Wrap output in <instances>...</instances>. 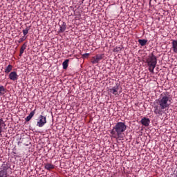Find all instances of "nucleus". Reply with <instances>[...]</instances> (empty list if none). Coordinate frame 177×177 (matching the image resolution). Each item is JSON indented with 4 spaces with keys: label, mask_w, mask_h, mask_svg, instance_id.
<instances>
[{
    "label": "nucleus",
    "mask_w": 177,
    "mask_h": 177,
    "mask_svg": "<svg viewBox=\"0 0 177 177\" xmlns=\"http://www.w3.org/2000/svg\"><path fill=\"white\" fill-rule=\"evenodd\" d=\"M172 104V98L170 97L169 95L161 94L159 99L156 100L153 104V113L158 117L162 115L168 108Z\"/></svg>",
    "instance_id": "f257e3e1"
},
{
    "label": "nucleus",
    "mask_w": 177,
    "mask_h": 177,
    "mask_svg": "<svg viewBox=\"0 0 177 177\" xmlns=\"http://www.w3.org/2000/svg\"><path fill=\"white\" fill-rule=\"evenodd\" d=\"M127 131V126L124 122H119L116 123L115 126L111 131V134L113 138H122L124 132Z\"/></svg>",
    "instance_id": "f03ea898"
},
{
    "label": "nucleus",
    "mask_w": 177,
    "mask_h": 177,
    "mask_svg": "<svg viewBox=\"0 0 177 177\" xmlns=\"http://www.w3.org/2000/svg\"><path fill=\"white\" fill-rule=\"evenodd\" d=\"M147 64L149 67V71L150 73H154V68L157 66V57L154 55L153 53H151L147 59Z\"/></svg>",
    "instance_id": "7ed1b4c3"
},
{
    "label": "nucleus",
    "mask_w": 177,
    "mask_h": 177,
    "mask_svg": "<svg viewBox=\"0 0 177 177\" xmlns=\"http://www.w3.org/2000/svg\"><path fill=\"white\" fill-rule=\"evenodd\" d=\"M11 169L10 165L8 162H4L0 167V177H8Z\"/></svg>",
    "instance_id": "20e7f679"
},
{
    "label": "nucleus",
    "mask_w": 177,
    "mask_h": 177,
    "mask_svg": "<svg viewBox=\"0 0 177 177\" xmlns=\"http://www.w3.org/2000/svg\"><path fill=\"white\" fill-rule=\"evenodd\" d=\"M45 124H46V117L40 115L39 117V121L37 122V127H39V128H42Z\"/></svg>",
    "instance_id": "39448f33"
},
{
    "label": "nucleus",
    "mask_w": 177,
    "mask_h": 177,
    "mask_svg": "<svg viewBox=\"0 0 177 177\" xmlns=\"http://www.w3.org/2000/svg\"><path fill=\"white\" fill-rule=\"evenodd\" d=\"M120 89V85L118 84H116V85L111 88H109V92L110 93H112V95H115V96H116V95H120V93H121V91L118 92Z\"/></svg>",
    "instance_id": "423d86ee"
},
{
    "label": "nucleus",
    "mask_w": 177,
    "mask_h": 177,
    "mask_svg": "<svg viewBox=\"0 0 177 177\" xmlns=\"http://www.w3.org/2000/svg\"><path fill=\"white\" fill-rule=\"evenodd\" d=\"M103 59V54H98L93 57L91 63L93 64H97Z\"/></svg>",
    "instance_id": "0eeeda50"
},
{
    "label": "nucleus",
    "mask_w": 177,
    "mask_h": 177,
    "mask_svg": "<svg viewBox=\"0 0 177 177\" xmlns=\"http://www.w3.org/2000/svg\"><path fill=\"white\" fill-rule=\"evenodd\" d=\"M9 79L11 81H17L19 80V75H17V72L12 71L9 74Z\"/></svg>",
    "instance_id": "6e6552de"
},
{
    "label": "nucleus",
    "mask_w": 177,
    "mask_h": 177,
    "mask_svg": "<svg viewBox=\"0 0 177 177\" xmlns=\"http://www.w3.org/2000/svg\"><path fill=\"white\" fill-rule=\"evenodd\" d=\"M140 122L144 127H149L150 125V119L147 118H143L141 119Z\"/></svg>",
    "instance_id": "1a4fd4ad"
},
{
    "label": "nucleus",
    "mask_w": 177,
    "mask_h": 177,
    "mask_svg": "<svg viewBox=\"0 0 177 177\" xmlns=\"http://www.w3.org/2000/svg\"><path fill=\"white\" fill-rule=\"evenodd\" d=\"M171 45L173 52H174V53H177V40H172Z\"/></svg>",
    "instance_id": "9d476101"
},
{
    "label": "nucleus",
    "mask_w": 177,
    "mask_h": 177,
    "mask_svg": "<svg viewBox=\"0 0 177 177\" xmlns=\"http://www.w3.org/2000/svg\"><path fill=\"white\" fill-rule=\"evenodd\" d=\"M6 127V124H5V122L3 121V119H0V136H2V128H5Z\"/></svg>",
    "instance_id": "9b49d317"
},
{
    "label": "nucleus",
    "mask_w": 177,
    "mask_h": 177,
    "mask_svg": "<svg viewBox=\"0 0 177 177\" xmlns=\"http://www.w3.org/2000/svg\"><path fill=\"white\" fill-rule=\"evenodd\" d=\"M35 114V109L34 111H32L30 114L26 118L25 121H26V122H28V121H30L31 120V118H32V117H34V115Z\"/></svg>",
    "instance_id": "f8f14e48"
},
{
    "label": "nucleus",
    "mask_w": 177,
    "mask_h": 177,
    "mask_svg": "<svg viewBox=\"0 0 177 177\" xmlns=\"http://www.w3.org/2000/svg\"><path fill=\"white\" fill-rule=\"evenodd\" d=\"M44 168L47 169V171H50V169H55V165L50 163H44Z\"/></svg>",
    "instance_id": "ddd939ff"
},
{
    "label": "nucleus",
    "mask_w": 177,
    "mask_h": 177,
    "mask_svg": "<svg viewBox=\"0 0 177 177\" xmlns=\"http://www.w3.org/2000/svg\"><path fill=\"white\" fill-rule=\"evenodd\" d=\"M66 24L65 22H63L61 25H59V32H64L66 31Z\"/></svg>",
    "instance_id": "4468645a"
},
{
    "label": "nucleus",
    "mask_w": 177,
    "mask_h": 177,
    "mask_svg": "<svg viewBox=\"0 0 177 177\" xmlns=\"http://www.w3.org/2000/svg\"><path fill=\"white\" fill-rule=\"evenodd\" d=\"M12 69H13V66L9 64L8 66H6L4 72L6 73V74H9V73H10V71H12Z\"/></svg>",
    "instance_id": "2eb2a0df"
},
{
    "label": "nucleus",
    "mask_w": 177,
    "mask_h": 177,
    "mask_svg": "<svg viewBox=\"0 0 177 177\" xmlns=\"http://www.w3.org/2000/svg\"><path fill=\"white\" fill-rule=\"evenodd\" d=\"M27 48V45L26 44H24L21 47L19 56H22L23 53H24V50H26V48Z\"/></svg>",
    "instance_id": "dca6fc26"
},
{
    "label": "nucleus",
    "mask_w": 177,
    "mask_h": 177,
    "mask_svg": "<svg viewBox=\"0 0 177 177\" xmlns=\"http://www.w3.org/2000/svg\"><path fill=\"white\" fill-rule=\"evenodd\" d=\"M138 44H140V45L141 46H145L146 45V44H147V39H138Z\"/></svg>",
    "instance_id": "f3484780"
},
{
    "label": "nucleus",
    "mask_w": 177,
    "mask_h": 177,
    "mask_svg": "<svg viewBox=\"0 0 177 177\" xmlns=\"http://www.w3.org/2000/svg\"><path fill=\"white\" fill-rule=\"evenodd\" d=\"M68 62H69V59H66V60L62 63V66H63L64 70H66L67 67H68Z\"/></svg>",
    "instance_id": "a211bd4d"
},
{
    "label": "nucleus",
    "mask_w": 177,
    "mask_h": 177,
    "mask_svg": "<svg viewBox=\"0 0 177 177\" xmlns=\"http://www.w3.org/2000/svg\"><path fill=\"white\" fill-rule=\"evenodd\" d=\"M6 89L3 86H0V96H2L3 95V92H5Z\"/></svg>",
    "instance_id": "6ab92c4d"
},
{
    "label": "nucleus",
    "mask_w": 177,
    "mask_h": 177,
    "mask_svg": "<svg viewBox=\"0 0 177 177\" xmlns=\"http://www.w3.org/2000/svg\"><path fill=\"white\" fill-rule=\"evenodd\" d=\"M28 31H30V28L26 27V29L23 30L22 32L24 34V35H27L28 34Z\"/></svg>",
    "instance_id": "aec40b11"
},
{
    "label": "nucleus",
    "mask_w": 177,
    "mask_h": 177,
    "mask_svg": "<svg viewBox=\"0 0 177 177\" xmlns=\"http://www.w3.org/2000/svg\"><path fill=\"white\" fill-rule=\"evenodd\" d=\"M122 48L121 47H115L113 48V52H121Z\"/></svg>",
    "instance_id": "412c9836"
},
{
    "label": "nucleus",
    "mask_w": 177,
    "mask_h": 177,
    "mask_svg": "<svg viewBox=\"0 0 177 177\" xmlns=\"http://www.w3.org/2000/svg\"><path fill=\"white\" fill-rule=\"evenodd\" d=\"M24 41H26V37H22L21 38H20L18 41L19 44H21V42H23Z\"/></svg>",
    "instance_id": "4be33fe9"
},
{
    "label": "nucleus",
    "mask_w": 177,
    "mask_h": 177,
    "mask_svg": "<svg viewBox=\"0 0 177 177\" xmlns=\"http://www.w3.org/2000/svg\"><path fill=\"white\" fill-rule=\"evenodd\" d=\"M89 56V53H84L82 55V57L85 58V57H88Z\"/></svg>",
    "instance_id": "5701e85b"
},
{
    "label": "nucleus",
    "mask_w": 177,
    "mask_h": 177,
    "mask_svg": "<svg viewBox=\"0 0 177 177\" xmlns=\"http://www.w3.org/2000/svg\"><path fill=\"white\" fill-rule=\"evenodd\" d=\"M174 177H177V172L174 174Z\"/></svg>",
    "instance_id": "b1692460"
}]
</instances>
